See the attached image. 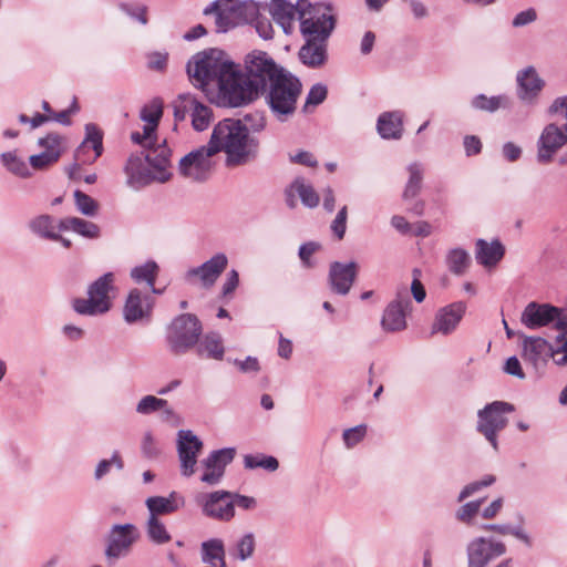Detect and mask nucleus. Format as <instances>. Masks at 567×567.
<instances>
[{
    "label": "nucleus",
    "mask_w": 567,
    "mask_h": 567,
    "mask_svg": "<svg viewBox=\"0 0 567 567\" xmlns=\"http://www.w3.org/2000/svg\"><path fill=\"white\" fill-rule=\"evenodd\" d=\"M206 146L214 155L225 152L229 165H240L256 155L258 143L243 121L225 118L214 127Z\"/></svg>",
    "instance_id": "obj_1"
},
{
    "label": "nucleus",
    "mask_w": 567,
    "mask_h": 567,
    "mask_svg": "<svg viewBox=\"0 0 567 567\" xmlns=\"http://www.w3.org/2000/svg\"><path fill=\"white\" fill-rule=\"evenodd\" d=\"M141 154H132L124 167L127 184L132 187H143L153 182L165 183L172 173L171 150L163 140L156 145L143 147Z\"/></svg>",
    "instance_id": "obj_2"
},
{
    "label": "nucleus",
    "mask_w": 567,
    "mask_h": 567,
    "mask_svg": "<svg viewBox=\"0 0 567 567\" xmlns=\"http://www.w3.org/2000/svg\"><path fill=\"white\" fill-rule=\"evenodd\" d=\"M301 90L300 80L286 70L275 75L266 89L260 91L265 94L266 103L274 117L279 122H286L296 112Z\"/></svg>",
    "instance_id": "obj_3"
},
{
    "label": "nucleus",
    "mask_w": 567,
    "mask_h": 567,
    "mask_svg": "<svg viewBox=\"0 0 567 567\" xmlns=\"http://www.w3.org/2000/svg\"><path fill=\"white\" fill-rule=\"evenodd\" d=\"M231 66L234 63L223 51L208 49L192 56L187 74L195 87L205 91L207 86L217 85Z\"/></svg>",
    "instance_id": "obj_4"
},
{
    "label": "nucleus",
    "mask_w": 567,
    "mask_h": 567,
    "mask_svg": "<svg viewBox=\"0 0 567 567\" xmlns=\"http://www.w3.org/2000/svg\"><path fill=\"white\" fill-rule=\"evenodd\" d=\"M259 10L258 3L251 0H216L204 10V14L215 13L216 31L227 32L237 25L254 22Z\"/></svg>",
    "instance_id": "obj_5"
},
{
    "label": "nucleus",
    "mask_w": 567,
    "mask_h": 567,
    "mask_svg": "<svg viewBox=\"0 0 567 567\" xmlns=\"http://www.w3.org/2000/svg\"><path fill=\"white\" fill-rule=\"evenodd\" d=\"M114 279L113 272H106L93 281L87 288V298H75L72 301L73 310L81 316L87 317L109 312L116 291Z\"/></svg>",
    "instance_id": "obj_6"
},
{
    "label": "nucleus",
    "mask_w": 567,
    "mask_h": 567,
    "mask_svg": "<svg viewBox=\"0 0 567 567\" xmlns=\"http://www.w3.org/2000/svg\"><path fill=\"white\" fill-rule=\"evenodd\" d=\"M300 30L309 41L326 42L334 29V17L331 8L324 4H310L308 0H299Z\"/></svg>",
    "instance_id": "obj_7"
},
{
    "label": "nucleus",
    "mask_w": 567,
    "mask_h": 567,
    "mask_svg": "<svg viewBox=\"0 0 567 567\" xmlns=\"http://www.w3.org/2000/svg\"><path fill=\"white\" fill-rule=\"evenodd\" d=\"M203 327L199 319L192 313L177 316L167 327L168 349L176 355L185 354L199 341Z\"/></svg>",
    "instance_id": "obj_8"
},
{
    "label": "nucleus",
    "mask_w": 567,
    "mask_h": 567,
    "mask_svg": "<svg viewBox=\"0 0 567 567\" xmlns=\"http://www.w3.org/2000/svg\"><path fill=\"white\" fill-rule=\"evenodd\" d=\"M216 86L218 87L221 101L233 107L247 104L258 95L256 86L249 82V79L235 64Z\"/></svg>",
    "instance_id": "obj_9"
},
{
    "label": "nucleus",
    "mask_w": 567,
    "mask_h": 567,
    "mask_svg": "<svg viewBox=\"0 0 567 567\" xmlns=\"http://www.w3.org/2000/svg\"><path fill=\"white\" fill-rule=\"evenodd\" d=\"M513 411L514 406L511 403L494 401L477 413L476 430L484 435L495 451L498 449L497 433L507 425L506 415Z\"/></svg>",
    "instance_id": "obj_10"
},
{
    "label": "nucleus",
    "mask_w": 567,
    "mask_h": 567,
    "mask_svg": "<svg viewBox=\"0 0 567 567\" xmlns=\"http://www.w3.org/2000/svg\"><path fill=\"white\" fill-rule=\"evenodd\" d=\"M556 116L555 121L547 124L537 141V161L540 164H548L554 155L567 143V131L561 110L558 113H550Z\"/></svg>",
    "instance_id": "obj_11"
},
{
    "label": "nucleus",
    "mask_w": 567,
    "mask_h": 567,
    "mask_svg": "<svg viewBox=\"0 0 567 567\" xmlns=\"http://www.w3.org/2000/svg\"><path fill=\"white\" fill-rule=\"evenodd\" d=\"M175 121H184L187 115L196 131L206 130L213 117L212 109L199 102L193 94L183 93L173 103Z\"/></svg>",
    "instance_id": "obj_12"
},
{
    "label": "nucleus",
    "mask_w": 567,
    "mask_h": 567,
    "mask_svg": "<svg viewBox=\"0 0 567 567\" xmlns=\"http://www.w3.org/2000/svg\"><path fill=\"white\" fill-rule=\"evenodd\" d=\"M246 70L245 76L249 79V82L256 86V91L259 93L261 89H266L275 75L286 71L278 66L275 61L262 51H255L246 58Z\"/></svg>",
    "instance_id": "obj_13"
},
{
    "label": "nucleus",
    "mask_w": 567,
    "mask_h": 567,
    "mask_svg": "<svg viewBox=\"0 0 567 567\" xmlns=\"http://www.w3.org/2000/svg\"><path fill=\"white\" fill-rule=\"evenodd\" d=\"M196 503L202 507L203 514L209 518L229 522L235 516V501L231 492L215 491L200 494L196 497Z\"/></svg>",
    "instance_id": "obj_14"
},
{
    "label": "nucleus",
    "mask_w": 567,
    "mask_h": 567,
    "mask_svg": "<svg viewBox=\"0 0 567 567\" xmlns=\"http://www.w3.org/2000/svg\"><path fill=\"white\" fill-rule=\"evenodd\" d=\"M213 155L207 146H202L188 153L179 161V173L194 182L206 181L212 173Z\"/></svg>",
    "instance_id": "obj_15"
},
{
    "label": "nucleus",
    "mask_w": 567,
    "mask_h": 567,
    "mask_svg": "<svg viewBox=\"0 0 567 567\" xmlns=\"http://www.w3.org/2000/svg\"><path fill=\"white\" fill-rule=\"evenodd\" d=\"M505 551L506 546L502 542L486 537L474 538L466 547L467 567H486L492 559Z\"/></svg>",
    "instance_id": "obj_16"
},
{
    "label": "nucleus",
    "mask_w": 567,
    "mask_h": 567,
    "mask_svg": "<svg viewBox=\"0 0 567 567\" xmlns=\"http://www.w3.org/2000/svg\"><path fill=\"white\" fill-rule=\"evenodd\" d=\"M203 450V442L190 430H179L177 433V454L181 473L189 477L195 473L197 457Z\"/></svg>",
    "instance_id": "obj_17"
},
{
    "label": "nucleus",
    "mask_w": 567,
    "mask_h": 567,
    "mask_svg": "<svg viewBox=\"0 0 567 567\" xmlns=\"http://www.w3.org/2000/svg\"><path fill=\"white\" fill-rule=\"evenodd\" d=\"M163 114L162 104L154 101L153 103L145 105L141 111V120L145 122L143 132H132L131 140L133 143L141 145L142 147L156 145L159 142L156 137V130L159 120Z\"/></svg>",
    "instance_id": "obj_18"
},
{
    "label": "nucleus",
    "mask_w": 567,
    "mask_h": 567,
    "mask_svg": "<svg viewBox=\"0 0 567 567\" xmlns=\"http://www.w3.org/2000/svg\"><path fill=\"white\" fill-rule=\"evenodd\" d=\"M236 450L234 447L213 451L202 461L204 473L200 481L210 486L217 485L221 481L227 465L233 462Z\"/></svg>",
    "instance_id": "obj_19"
},
{
    "label": "nucleus",
    "mask_w": 567,
    "mask_h": 567,
    "mask_svg": "<svg viewBox=\"0 0 567 567\" xmlns=\"http://www.w3.org/2000/svg\"><path fill=\"white\" fill-rule=\"evenodd\" d=\"M137 538L138 530L133 524L114 525L109 535L105 556L116 559L126 555Z\"/></svg>",
    "instance_id": "obj_20"
},
{
    "label": "nucleus",
    "mask_w": 567,
    "mask_h": 567,
    "mask_svg": "<svg viewBox=\"0 0 567 567\" xmlns=\"http://www.w3.org/2000/svg\"><path fill=\"white\" fill-rule=\"evenodd\" d=\"M411 307L408 289L404 287L398 292L396 299L385 308L382 317V328L395 332L406 328L405 315Z\"/></svg>",
    "instance_id": "obj_21"
},
{
    "label": "nucleus",
    "mask_w": 567,
    "mask_h": 567,
    "mask_svg": "<svg viewBox=\"0 0 567 567\" xmlns=\"http://www.w3.org/2000/svg\"><path fill=\"white\" fill-rule=\"evenodd\" d=\"M227 256L224 252H218L200 266L190 268L186 272V279L198 278L202 287L209 289L216 284L219 276L227 268Z\"/></svg>",
    "instance_id": "obj_22"
},
{
    "label": "nucleus",
    "mask_w": 567,
    "mask_h": 567,
    "mask_svg": "<svg viewBox=\"0 0 567 567\" xmlns=\"http://www.w3.org/2000/svg\"><path fill=\"white\" fill-rule=\"evenodd\" d=\"M154 299L150 293H143L138 289H132L126 298L123 317L127 323L148 320L152 315Z\"/></svg>",
    "instance_id": "obj_23"
},
{
    "label": "nucleus",
    "mask_w": 567,
    "mask_h": 567,
    "mask_svg": "<svg viewBox=\"0 0 567 567\" xmlns=\"http://www.w3.org/2000/svg\"><path fill=\"white\" fill-rule=\"evenodd\" d=\"M38 145L44 150L43 152L29 157V163L32 168L42 171L59 161L62 154V138L60 135L54 133L48 134L47 136L39 138Z\"/></svg>",
    "instance_id": "obj_24"
},
{
    "label": "nucleus",
    "mask_w": 567,
    "mask_h": 567,
    "mask_svg": "<svg viewBox=\"0 0 567 567\" xmlns=\"http://www.w3.org/2000/svg\"><path fill=\"white\" fill-rule=\"evenodd\" d=\"M558 313L555 306L532 301L523 310L520 322L528 329H539L554 323Z\"/></svg>",
    "instance_id": "obj_25"
},
{
    "label": "nucleus",
    "mask_w": 567,
    "mask_h": 567,
    "mask_svg": "<svg viewBox=\"0 0 567 567\" xmlns=\"http://www.w3.org/2000/svg\"><path fill=\"white\" fill-rule=\"evenodd\" d=\"M357 272L358 265L354 261L348 264L332 262L328 276L331 290L338 295H347L357 278Z\"/></svg>",
    "instance_id": "obj_26"
},
{
    "label": "nucleus",
    "mask_w": 567,
    "mask_h": 567,
    "mask_svg": "<svg viewBox=\"0 0 567 567\" xmlns=\"http://www.w3.org/2000/svg\"><path fill=\"white\" fill-rule=\"evenodd\" d=\"M466 310V306L462 301L453 302L437 310L431 332L447 336L452 333Z\"/></svg>",
    "instance_id": "obj_27"
},
{
    "label": "nucleus",
    "mask_w": 567,
    "mask_h": 567,
    "mask_svg": "<svg viewBox=\"0 0 567 567\" xmlns=\"http://www.w3.org/2000/svg\"><path fill=\"white\" fill-rule=\"evenodd\" d=\"M522 339V358L525 362L530 363L534 368L545 363L551 352V346L542 337H529L519 333Z\"/></svg>",
    "instance_id": "obj_28"
},
{
    "label": "nucleus",
    "mask_w": 567,
    "mask_h": 567,
    "mask_svg": "<svg viewBox=\"0 0 567 567\" xmlns=\"http://www.w3.org/2000/svg\"><path fill=\"white\" fill-rule=\"evenodd\" d=\"M517 83L518 97L526 103H533L544 87V81L533 66H528L517 74Z\"/></svg>",
    "instance_id": "obj_29"
},
{
    "label": "nucleus",
    "mask_w": 567,
    "mask_h": 567,
    "mask_svg": "<svg viewBox=\"0 0 567 567\" xmlns=\"http://www.w3.org/2000/svg\"><path fill=\"white\" fill-rule=\"evenodd\" d=\"M377 130L384 140H400L403 134V113L400 111L382 113L378 118Z\"/></svg>",
    "instance_id": "obj_30"
},
{
    "label": "nucleus",
    "mask_w": 567,
    "mask_h": 567,
    "mask_svg": "<svg viewBox=\"0 0 567 567\" xmlns=\"http://www.w3.org/2000/svg\"><path fill=\"white\" fill-rule=\"evenodd\" d=\"M270 13L274 20L282 28L286 34L291 32L295 16L300 17L299 1L296 4L286 0H271Z\"/></svg>",
    "instance_id": "obj_31"
},
{
    "label": "nucleus",
    "mask_w": 567,
    "mask_h": 567,
    "mask_svg": "<svg viewBox=\"0 0 567 567\" xmlns=\"http://www.w3.org/2000/svg\"><path fill=\"white\" fill-rule=\"evenodd\" d=\"M202 567H227L225 546L221 539L212 538L200 545Z\"/></svg>",
    "instance_id": "obj_32"
},
{
    "label": "nucleus",
    "mask_w": 567,
    "mask_h": 567,
    "mask_svg": "<svg viewBox=\"0 0 567 567\" xmlns=\"http://www.w3.org/2000/svg\"><path fill=\"white\" fill-rule=\"evenodd\" d=\"M150 516L157 517L158 515H166L174 513L184 505V498L176 492H172L167 497L152 496L145 502Z\"/></svg>",
    "instance_id": "obj_33"
},
{
    "label": "nucleus",
    "mask_w": 567,
    "mask_h": 567,
    "mask_svg": "<svg viewBox=\"0 0 567 567\" xmlns=\"http://www.w3.org/2000/svg\"><path fill=\"white\" fill-rule=\"evenodd\" d=\"M504 246L498 240L487 243L484 239L476 241L475 258L484 267L495 266L504 256Z\"/></svg>",
    "instance_id": "obj_34"
},
{
    "label": "nucleus",
    "mask_w": 567,
    "mask_h": 567,
    "mask_svg": "<svg viewBox=\"0 0 567 567\" xmlns=\"http://www.w3.org/2000/svg\"><path fill=\"white\" fill-rule=\"evenodd\" d=\"M197 354L208 359L221 360L224 358L225 348L223 338L218 332L206 333L196 344Z\"/></svg>",
    "instance_id": "obj_35"
},
{
    "label": "nucleus",
    "mask_w": 567,
    "mask_h": 567,
    "mask_svg": "<svg viewBox=\"0 0 567 567\" xmlns=\"http://www.w3.org/2000/svg\"><path fill=\"white\" fill-rule=\"evenodd\" d=\"M103 135L102 132L94 124L85 125V138L78 147L75 152V157L81 158L85 154L89 148H92L94 154L89 159L90 162H94L97 157L102 155L103 144H102Z\"/></svg>",
    "instance_id": "obj_36"
},
{
    "label": "nucleus",
    "mask_w": 567,
    "mask_h": 567,
    "mask_svg": "<svg viewBox=\"0 0 567 567\" xmlns=\"http://www.w3.org/2000/svg\"><path fill=\"white\" fill-rule=\"evenodd\" d=\"M59 230H72L85 238L94 239L100 236V227L79 217H65L59 220Z\"/></svg>",
    "instance_id": "obj_37"
},
{
    "label": "nucleus",
    "mask_w": 567,
    "mask_h": 567,
    "mask_svg": "<svg viewBox=\"0 0 567 567\" xmlns=\"http://www.w3.org/2000/svg\"><path fill=\"white\" fill-rule=\"evenodd\" d=\"M299 58L303 64L317 68L326 60V42L309 41L300 49Z\"/></svg>",
    "instance_id": "obj_38"
},
{
    "label": "nucleus",
    "mask_w": 567,
    "mask_h": 567,
    "mask_svg": "<svg viewBox=\"0 0 567 567\" xmlns=\"http://www.w3.org/2000/svg\"><path fill=\"white\" fill-rule=\"evenodd\" d=\"M471 104L476 110L493 113L499 109H508L511 99L507 95L486 96L478 94L472 100Z\"/></svg>",
    "instance_id": "obj_39"
},
{
    "label": "nucleus",
    "mask_w": 567,
    "mask_h": 567,
    "mask_svg": "<svg viewBox=\"0 0 567 567\" xmlns=\"http://www.w3.org/2000/svg\"><path fill=\"white\" fill-rule=\"evenodd\" d=\"M29 228L35 235L51 240V238H56L59 223L55 224L54 218L50 215H40L29 221Z\"/></svg>",
    "instance_id": "obj_40"
},
{
    "label": "nucleus",
    "mask_w": 567,
    "mask_h": 567,
    "mask_svg": "<svg viewBox=\"0 0 567 567\" xmlns=\"http://www.w3.org/2000/svg\"><path fill=\"white\" fill-rule=\"evenodd\" d=\"M471 257L464 249L454 248L446 256V265L450 271L456 276L463 275L468 268Z\"/></svg>",
    "instance_id": "obj_41"
},
{
    "label": "nucleus",
    "mask_w": 567,
    "mask_h": 567,
    "mask_svg": "<svg viewBox=\"0 0 567 567\" xmlns=\"http://www.w3.org/2000/svg\"><path fill=\"white\" fill-rule=\"evenodd\" d=\"M408 172L410 176L403 193L405 199L414 198L420 193L423 179V167L420 163L415 162L408 166Z\"/></svg>",
    "instance_id": "obj_42"
},
{
    "label": "nucleus",
    "mask_w": 567,
    "mask_h": 567,
    "mask_svg": "<svg viewBox=\"0 0 567 567\" xmlns=\"http://www.w3.org/2000/svg\"><path fill=\"white\" fill-rule=\"evenodd\" d=\"M291 189L300 197L302 204L313 208L319 204V196L315 188L306 183L301 177L296 178L291 184Z\"/></svg>",
    "instance_id": "obj_43"
},
{
    "label": "nucleus",
    "mask_w": 567,
    "mask_h": 567,
    "mask_svg": "<svg viewBox=\"0 0 567 567\" xmlns=\"http://www.w3.org/2000/svg\"><path fill=\"white\" fill-rule=\"evenodd\" d=\"M3 166L12 174L27 178L31 175L27 164L18 157L16 152H6L1 154Z\"/></svg>",
    "instance_id": "obj_44"
},
{
    "label": "nucleus",
    "mask_w": 567,
    "mask_h": 567,
    "mask_svg": "<svg viewBox=\"0 0 567 567\" xmlns=\"http://www.w3.org/2000/svg\"><path fill=\"white\" fill-rule=\"evenodd\" d=\"M158 267L154 261H147L144 265L137 266L132 269L131 277L136 282L145 281L148 287H153L157 275Z\"/></svg>",
    "instance_id": "obj_45"
},
{
    "label": "nucleus",
    "mask_w": 567,
    "mask_h": 567,
    "mask_svg": "<svg viewBox=\"0 0 567 567\" xmlns=\"http://www.w3.org/2000/svg\"><path fill=\"white\" fill-rule=\"evenodd\" d=\"M147 535L150 539L156 544H166L171 540V535L165 528V525L154 516L147 519Z\"/></svg>",
    "instance_id": "obj_46"
},
{
    "label": "nucleus",
    "mask_w": 567,
    "mask_h": 567,
    "mask_svg": "<svg viewBox=\"0 0 567 567\" xmlns=\"http://www.w3.org/2000/svg\"><path fill=\"white\" fill-rule=\"evenodd\" d=\"M246 468H264L269 472H274L279 467V463L274 456L266 455H246L244 458Z\"/></svg>",
    "instance_id": "obj_47"
},
{
    "label": "nucleus",
    "mask_w": 567,
    "mask_h": 567,
    "mask_svg": "<svg viewBox=\"0 0 567 567\" xmlns=\"http://www.w3.org/2000/svg\"><path fill=\"white\" fill-rule=\"evenodd\" d=\"M167 401L164 399H159L154 395H145L143 396L136 404V413L142 415H148L156 411H159L166 408Z\"/></svg>",
    "instance_id": "obj_48"
},
{
    "label": "nucleus",
    "mask_w": 567,
    "mask_h": 567,
    "mask_svg": "<svg viewBox=\"0 0 567 567\" xmlns=\"http://www.w3.org/2000/svg\"><path fill=\"white\" fill-rule=\"evenodd\" d=\"M482 503H483V499H477V501H472V502L465 503L456 511L455 517L457 518V520H460L464 524H471L473 518L480 512Z\"/></svg>",
    "instance_id": "obj_49"
},
{
    "label": "nucleus",
    "mask_w": 567,
    "mask_h": 567,
    "mask_svg": "<svg viewBox=\"0 0 567 567\" xmlns=\"http://www.w3.org/2000/svg\"><path fill=\"white\" fill-rule=\"evenodd\" d=\"M255 551V536L251 533L244 535L236 544V557L246 560Z\"/></svg>",
    "instance_id": "obj_50"
},
{
    "label": "nucleus",
    "mask_w": 567,
    "mask_h": 567,
    "mask_svg": "<svg viewBox=\"0 0 567 567\" xmlns=\"http://www.w3.org/2000/svg\"><path fill=\"white\" fill-rule=\"evenodd\" d=\"M495 476L494 475H485L482 480L480 481H476V482H472L470 484H467L460 493L458 497H457V501L458 502H463L464 499H466L467 497L472 496L473 494H475L476 492L481 491L483 487H487L489 485H492L494 482H495Z\"/></svg>",
    "instance_id": "obj_51"
},
{
    "label": "nucleus",
    "mask_w": 567,
    "mask_h": 567,
    "mask_svg": "<svg viewBox=\"0 0 567 567\" xmlns=\"http://www.w3.org/2000/svg\"><path fill=\"white\" fill-rule=\"evenodd\" d=\"M112 465H114L120 471L124 467L123 460L118 452H114L110 460H102L97 464L94 472L95 480L100 481L103 476H105L110 472Z\"/></svg>",
    "instance_id": "obj_52"
},
{
    "label": "nucleus",
    "mask_w": 567,
    "mask_h": 567,
    "mask_svg": "<svg viewBox=\"0 0 567 567\" xmlns=\"http://www.w3.org/2000/svg\"><path fill=\"white\" fill-rule=\"evenodd\" d=\"M74 198L78 209L83 215L94 216L96 214L97 204L92 197L82 193L81 190H75Z\"/></svg>",
    "instance_id": "obj_53"
},
{
    "label": "nucleus",
    "mask_w": 567,
    "mask_h": 567,
    "mask_svg": "<svg viewBox=\"0 0 567 567\" xmlns=\"http://www.w3.org/2000/svg\"><path fill=\"white\" fill-rule=\"evenodd\" d=\"M141 451L143 456L150 460L156 458L159 455L161 450L157 446L156 440L151 431H146L143 434L141 442Z\"/></svg>",
    "instance_id": "obj_54"
},
{
    "label": "nucleus",
    "mask_w": 567,
    "mask_h": 567,
    "mask_svg": "<svg viewBox=\"0 0 567 567\" xmlns=\"http://www.w3.org/2000/svg\"><path fill=\"white\" fill-rule=\"evenodd\" d=\"M367 433L365 425H358L351 429H348L343 432L342 439L348 449L353 447L359 442H361Z\"/></svg>",
    "instance_id": "obj_55"
},
{
    "label": "nucleus",
    "mask_w": 567,
    "mask_h": 567,
    "mask_svg": "<svg viewBox=\"0 0 567 567\" xmlns=\"http://www.w3.org/2000/svg\"><path fill=\"white\" fill-rule=\"evenodd\" d=\"M348 208L343 206L331 224V229L338 239H342L347 229Z\"/></svg>",
    "instance_id": "obj_56"
},
{
    "label": "nucleus",
    "mask_w": 567,
    "mask_h": 567,
    "mask_svg": "<svg viewBox=\"0 0 567 567\" xmlns=\"http://www.w3.org/2000/svg\"><path fill=\"white\" fill-rule=\"evenodd\" d=\"M320 244L316 241H309L300 246L299 248V257L302 261V265L306 268L313 267V262L311 261V256L320 249Z\"/></svg>",
    "instance_id": "obj_57"
},
{
    "label": "nucleus",
    "mask_w": 567,
    "mask_h": 567,
    "mask_svg": "<svg viewBox=\"0 0 567 567\" xmlns=\"http://www.w3.org/2000/svg\"><path fill=\"white\" fill-rule=\"evenodd\" d=\"M120 8L131 18L137 19L142 24L147 23L146 8L144 6L122 3Z\"/></svg>",
    "instance_id": "obj_58"
},
{
    "label": "nucleus",
    "mask_w": 567,
    "mask_h": 567,
    "mask_svg": "<svg viewBox=\"0 0 567 567\" xmlns=\"http://www.w3.org/2000/svg\"><path fill=\"white\" fill-rule=\"evenodd\" d=\"M327 97V87L322 84H316L313 85L308 95L306 101V106L313 105L317 106L321 104Z\"/></svg>",
    "instance_id": "obj_59"
},
{
    "label": "nucleus",
    "mask_w": 567,
    "mask_h": 567,
    "mask_svg": "<svg viewBox=\"0 0 567 567\" xmlns=\"http://www.w3.org/2000/svg\"><path fill=\"white\" fill-rule=\"evenodd\" d=\"M234 364L238 367L243 373L257 374L260 371V364L256 357H247L245 360H234Z\"/></svg>",
    "instance_id": "obj_60"
},
{
    "label": "nucleus",
    "mask_w": 567,
    "mask_h": 567,
    "mask_svg": "<svg viewBox=\"0 0 567 567\" xmlns=\"http://www.w3.org/2000/svg\"><path fill=\"white\" fill-rule=\"evenodd\" d=\"M289 159L292 163L300 164L308 167L317 166L318 162L310 152L299 151L296 154H289Z\"/></svg>",
    "instance_id": "obj_61"
},
{
    "label": "nucleus",
    "mask_w": 567,
    "mask_h": 567,
    "mask_svg": "<svg viewBox=\"0 0 567 567\" xmlns=\"http://www.w3.org/2000/svg\"><path fill=\"white\" fill-rule=\"evenodd\" d=\"M504 371L513 377H516L520 380L525 379V373L522 369L520 362L516 357H509L504 365Z\"/></svg>",
    "instance_id": "obj_62"
},
{
    "label": "nucleus",
    "mask_w": 567,
    "mask_h": 567,
    "mask_svg": "<svg viewBox=\"0 0 567 567\" xmlns=\"http://www.w3.org/2000/svg\"><path fill=\"white\" fill-rule=\"evenodd\" d=\"M537 18V13L534 9H527L517 13L513 20V25L516 28L527 25L534 22Z\"/></svg>",
    "instance_id": "obj_63"
},
{
    "label": "nucleus",
    "mask_w": 567,
    "mask_h": 567,
    "mask_svg": "<svg viewBox=\"0 0 567 567\" xmlns=\"http://www.w3.org/2000/svg\"><path fill=\"white\" fill-rule=\"evenodd\" d=\"M239 285V275L238 271L231 269L226 277V280L223 285L221 292L224 296H228L233 293Z\"/></svg>",
    "instance_id": "obj_64"
}]
</instances>
